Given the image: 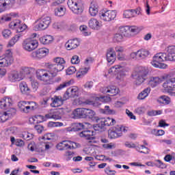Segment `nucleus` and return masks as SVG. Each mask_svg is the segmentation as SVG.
<instances>
[{"mask_svg": "<svg viewBox=\"0 0 175 175\" xmlns=\"http://www.w3.org/2000/svg\"><path fill=\"white\" fill-rule=\"evenodd\" d=\"M161 83H163L162 87L164 91L170 95L174 96L175 93L172 92V91H174L175 75L168 73L161 77H150L148 79V84L152 88H155L157 85H159Z\"/></svg>", "mask_w": 175, "mask_h": 175, "instance_id": "nucleus-1", "label": "nucleus"}, {"mask_svg": "<svg viewBox=\"0 0 175 175\" xmlns=\"http://www.w3.org/2000/svg\"><path fill=\"white\" fill-rule=\"evenodd\" d=\"M167 53H159L153 56L152 61L150 62L154 68L159 69H166L167 65L164 63L165 61H175V46H169L167 48Z\"/></svg>", "mask_w": 175, "mask_h": 175, "instance_id": "nucleus-2", "label": "nucleus"}, {"mask_svg": "<svg viewBox=\"0 0 175 175\" xmlns=\"http://www.w3.org/2000/svg\"><path fill=\"white\" fill-rule=\"evenodd\" d=\"M47 70L40 69L36 71V77L38 80L43 81L45 84H50L53 77L57 76V74L51 67L48 65Z\"/></svg>", "mask_w": 175, "mask_h": 175, "instance_id": "nucleus-3", "label": "nucleus"}, {"mask_svg": "<svg viewBox=\"0 0 175 175\" xmlns=\"http://www.w3.org/2000/svg\"><path fill=\"white\" fill-rule=\"evenodd\" d=\"M72 118H75V120H79L80 118H89L90 120H92V121H94V120H95V116H96V113L90 109L77 108L72 111Z\"/></svg>", "mask_w": 175, "mask_h": 175, "instance_id": "nucleus-4", "label": "nucleus"}, {"mask_svg": "<svg viewBox=\"0 0 175 175\" xmlns=\"http://www.w3.org/2000/svg\"><path fill=\"white\" fill-rule=\"evenodd\" d=\"M126 72H129V68L126 67V64L125 63L116 64L111 67L108 70V73L109 75H111V76H114V75H117V80H123L124 77L125 76V73H126Z\"/></svg>", "mask_w": 175, "mask_h": 175, "instance_id": "nucleus-5", "label": "nucleus"}, {"mask_svg": "<svg viewBox=\"0 0 175 175\" xmlns=\"http://www.w3.org/2000/svg\"><path fill=\"white\" fill-rule=\"evenodd\" d=\"M95 122L98 123L93 126L94 131H102L105 126H111L116 124V120L110 118H99L95 115L94 120Z\"/></svg>", "mask_w": 175, "mask_h": 175, "instance_id": "nucleus-6", "label": "nucleus"}, {"mask_svg": "<svg viewBox=\"0 0 175 175\" xmlns=\"http://www.w3.org/2000/svg\"><path fill=\"white\" fill-rule=\"evenodd\" d=\"M148 75V68L141 66L139 68L138 72L132 75L133 78L135 80L136 85H140L146 81V79Z\"/></svg>", "mask_w": 175, "mask_h": 175, "instance_id": "nucleus-7", "label": "nucleus"}, {"mask_svg": "<svg viewBox=\"0 0 175 175\" xmlns=\"http://www.w3.org/2000/svg\"><path fill=\"white\" fill-rule=\"evenodd\" d=\"M128 132V127L122 125H117L108 131L109 139H118L122 136V133Z\"/></svg>", "mask_w": 175, "mask_h": 175, "instance_id": "nucleus-8", "label": "nucleus"}, {"mask_svg": "<svg viewBox=\"0 0 175 175\" xmlns=\"http://www.w3.org/2000/svg\"><path fill=\"white\" fill-rule=\"evenodd\" d=\"M36 31H44L49 28L50 24H51V18L49 16L44 15L35 23Z\"/></svg>", "mask_w": 175, "mask_h": 175, "instance_id": "nucleus-9", "label": "nucleus"}, {"mask_svg": "<svg viewBox=\"0 0 175 175\" xmlns=\"http://www.w3.org/2000/svg\"><path fill=\"white\" fill-rule=\"evenodd\" d=\"M67 5L75 14H81L83 12V1L81 0H68Z\"/></svg>", "mask_w": 175, "mask_h": 175, "instance_id": "nucleus-10", "label": "nucleus"}, {"mask_svg": "<svg viewBox=\"0 0 175 175\" xmlns=\"http://www.w3.org/2000/svg\"><path fill=\"white\" fill-rule=\"evenodd\" d=\"M98 17L104 23H110L117 17V11L110 10L100 11L98 14Z\"/></svg>", "mask_w": 175, "mask_h": 175, "instance_id": "nucleus-11", "label": "nucleus"}, {"mask_svg": "<svg viewBox=\"0 0 175 175\" xmlns=\"http://www.w3.org/2000/svg\"><path fill=\"white\" fill-rule=\"evenodd\" d=\"M18 107L23 113H29L36 109H38V105L33 101H20Z\"/></svg>", "mask_w": 175, "mask_h": 175, "instance_id": "nucleus-12", "label": "nucleus"}, {"mask_svg": "<svg viewBox=\"0 0 175 175\" xmlns=\"http://www.w3.org/2000/svg\"><path fill=\"white\" fill-rule=\"evenodd\" d=\"M78 147H80V144L70 140L62 141L57 144L56 146V148H57L59 151H64L65 150H74Z\"/></svg>", "mask_w": 175, "mask_h": 175, "instance_id": "nucleus-13", "label": "nucleus"}, {"mask_svg": "<svg viewBox=\"0 0 175 175\" xmlns=\"http://www.w3.org/2000/svg\"><path fill=\"white\" fill-rule=\"evenodd\" d=\"M92 100H86L87 105H92L95 107H98V106H100V102L103 103H109L111 100V98L109 96H103L98 97L96 94H93L92 96Z\"/></svg>", "mask_w": 175, "mask_h": 175, "instance_id": "nucleus-14", "label": "nucleus"}, {"mask_svg": "<svg viewBox=\"0 0 175 175\" xmlns=\"http://www.w3.org/2000/svg\"><path fill=\"white\" fill-rule=\"evenodd\" d=\"M39 46V42L36 40L32 39L31 38L25 39L23 44L22 47L25 51H33L36 49H38Z\"/></svg>", "mask_w": 175, "mask_h": 175, "instance_id": "nucleus-15", "label": "nucleus"}, {"mask_svg": "<svg viewBox=\"0 0 175 175\" xmlns=\"http://www.w3.org/2000/svg\"><path fill=\"white\" fill-rule=\"evenodd\" d=\"M53 62L55 64H49L51 68L53 70V71L55 72L56 75H58L59 72H62L64 69H65V59L62 57H55L53 59Z\"/></svg>", "mask_w": 175, "mask_h": 175, "instance_id": "nucleus-16", "label": "nucleus"}, {"mask_svg": "<svg viewBox=\"0 0 175 175\" xmlns=\"http://www.w3.org/2000/svg\"><path fill=\"white\" fill-rule=\"evenodd\" d=\"M91 128H94V126L89 122L74 123L71 127H68L66 131L67 132H77L81 129H91Z\"/></svg>", "mask_w": 175, "mask_h": 175, "instance_id": "nucleus-17", "label": "nucleus"}, {"mask_svg": "<svg viewBox=\"0 0 175 175\" xmlns=\"http://www.w3.org/2000/svg\"><path fill=\"white\" fill-rule=\"evenodd\" d=\"M9 27L11 29H15L18 33L24 32V31L28 28L27 25L20 20L13 21L10 23Z\"/></svg>", "mask_w": 175, "mask_h": 175, "instance_id": "nucleus-18", "label": "nucleus"}, {"mask_svg": "<svg viewBox=\"0 0 175 175\" xmlns=\"http://www.w3.org/2000/svg\"><path fill=\"white\" fill-rule=\"evenodd\" d=\"M80 94V89L77 86L70 87L66 91L64 95V100L69 99V98H76Z\"/></svg>", "mask_w": 175, "mask_h": 175, "instance_id": "nucleus-19", "label": "nucleus"}, {"mask_svg": "<svg viewBox=\"0 0 175 175\" xmlns=\"http://www.w3.org/2000/svg\"><path fill=\"white\" fill-rule=\"evenodd\" d=\"M49 53V51L46 48H41L35 51H33L30 54V57L33 59H42V58H44V57H46Z\"/></svg>", "mask_w": 175, "mask_h": 175, "instance_id": "nucleus-20", "label": "nucleus"}, {"mask_svg": "<svg viewBox=\"0 0 175 175\" xmlns=\"http://www.w3.org/2000/svg\"><path fill=\"white\" fill-rule=\"evenodd\" d=\"M14 0H0V13H3L6 10H10L14 6Z\"/></svg>", "mask_w": 175, "mask_h": 175, "instance_id": "nucleus-21", "label": "nucleus"}, {"mask_svg": "<svg viewBox=\"0 0 175 175\" xmlns=\"http://www.w3.org/2000/svg\"><path fill=\"white\" fill-rule=\"evenodd\" d=\"M88 27L90 29H94V31H99L103 27V24L98 18H92L88 21Z\"/></svg>", "mask_w": 175, "mask_h": 175, "instance_id": "nucleus-22", "label": "nucleus"}, {"mask_svg": "<svg viewBox=\"0 0 175 175\" xmlns=\"http://www.w3.org/2000/svg\"><path fill=\"white\" fill-rule=\"evenodd\" d=\"M100 91L102 94H110L112 96L120 94V89L114 85L101 88Z\"/></svg>", "mask_w": 175, "mask_h": 175, "instance_id": "nucleus-23", "label": "nucleus"}, {"mask_svg": "<svg viewBox=\"0 0 175 175\" xmlns=\"http://www.w3.org/2000/svg\"><path fill=\"white\" fill-rule=\"evenodd\" d=\"M80 43H81V40H80V38H74L68 40L65 46L67 50H73L77 49V47L80 46Z\"/></svg>", "mask_w": 175, "mask_h": 175, "instance_id": "nucleus-24", "label": "nucleus"}, {"mask_svg": "<svg viewBox=\"0 0 175 175\" xmlns=\"http://www.w3.org/2000/svg\"><path fill=\"white\" fill-rule=\"evenodd\" d=\"M14 114H16V109L14 108H10V110L6 112H0V122L8 121L9 118L14 116Z\"/></svg>", "mask_w": 175, "mask_h": 175, "instance_id": "nucleus-25", "label": "nucleus"}, {"mask_svg": "<svg viewBox=\"0 0 175 175\" xmlns=\"http://www.w3.org/2000/svg\"><path fill=\"white\" fill-rule=\"evenodd\" d=\"M107 61L109 64H114L116 62V59H117V55L116 54V51H114V48H109L107 51Z\"/></svg>", "mask_w": 175, "mask_h": 175, "instance_id": "nucleus-26", "label": "nucleus"}, {"mask_svg": "<svg viewBox=\"0 0 175 175\" xmlns=\"http://www.w3.org/2000/svg\"><path fill=\"white\" fill-rule=\"evenodd\" d=\"M13 105V100L9 97H4L0 99V109H9Z\"/></svg>", "mask_w": 175, "mask_h": 175, "instance_id": "nucleus-27", "label": "nucleus"}, {"mask_svg": "<svg viewBox=\"0 0 175 175\" xmlns=\"http://www.w3.org/2000/svg\"><path fill=\"white\" fill-rule=\"evenodd\" d=\"M99 13V6L96 2H92L89 7V14L92 17H96Z\"/></svg>", "mask_w": 175, "mask_h": 175, "instance_id": "nucleus-28", "label": "nucleus"}, {"mask_svg": "<svg viewBox=\"0 0 175 175\" xmlns=\"http://www.w3.org/2000/svg\"><path fill=\"white\" fill-rule=\"evenodd\" d=\"M8 79L12 83H16V81H21L23 77L20 75L18 71H13L9 75Z\"/></svg>", "mask_w": 175, "mask_h": 175, "instance_id": "nucleus-29", "label": "nucleus"}, {"mask_svg": "<svg viewBox=\"0 0 175 175\" xmlns=\"http://www.w3.org/2000/svg\"><path fill=\"white\" fill-rule=\"evenodd\" d=\"M80 137L87 139L88 140H94L95 139L94 136V131L92 130H85L79 133Z\"/></svg>", "mask_w": 175, "mask_h": 175, "instance_id": "nucleus-30", "label": "nucleus"}, {"mask_svg": "<svg viewBox=\"0 0 175 175\" xmlns=\"http://www.w3.org/2000/svg\"><path fill=\"white\" fill-rule=\"evenodd\" d=\"M15 17H18V14L16 12H11L6 15H3L0 18V23H6L8 21H11L12 18H15Z\"/></svg>", "mask_w": 175, "mask_h": 175, "instance_id": "nucleus-31", "label": "nucleus"}, {"mask_svg": "<svg viewBox=\"0 0 175 175\" xmlns=\"http://www.w3.org/2000/svg\"><path fill=\"white\" fill-rule=\"evenodd\" d=\"M150 53L148 49H141L137 51V58L138 59H146L148 55H150Z\"/></svg>", "mask_w": 175, "mask_h": 175, "instance_id": "nucleus-32", "label": "nucleus"}, {"mask_svg": "<svg viewBox=\"0 0 175 175\" xmlns=\"http://www.w3.org/2000/svg\"><path fill=\"white\" fill-rule=\"evenodd\" d=\"M51 107H59V106H62L63 103L62 97L61 96H55L53 98H51Z\"/></svg>", "mask_w": 175, "mask_h": 175, "instance_id": "nucleus-33", "label": "nucleus"}, {"mask_svg": "<svg viewBox=\"0 0 175 175\" xmlns=\"http://www.w3.org/2000/svg\"><path fill=\"white\" fill-rule=\"evenodd\" d=\"M157 102L159 105H170L172 100L168 96L163 95L157 98Z\"/></svg>", "mask_w": 175, "mask_h": 175, "instance_id": "nucleus-34", "label": "nucleus"}, {"mask_svg": "<svg viewBox=\"0 0 175 175\" xmlns=\"http://www.w3.org/2000/svg\"><path fill=\"white\" fill-rule=\"evenodd\" d=\"M19 88L24 95H29L31 94V89L28 88L26 82H21L19 85Z\"/></svg>", "mask_w": 175, "mask_h": 175, "instance_id": "nucleus-35", "label": "nucleus"}, {"mask_svg": "<svg viewBox=\"0 0 175 175\" xmlns=\"http://www.w3.org/2000/svg\"><path fill=\"white\" fill-rule=\"evenodd\" d=\"M150 92L151 88H146L138 94L137 99H139V100H143L146 99V98H147L148 95H150Z\"/></svg>", "mask_w": 175, "mask_h": 175, "instance_id": "nucleus-36", "label": "nucleus"}, {"mask_svg": "<svg viewBox=\"0 0 175 175\" xmlns=\"http://www.w3.org/2000/svg\"><path fill=\"white\" fill-rule=\"evenodd\" d=\"M53 40H54V38L51 35H46L40 38V42L42 44H50L53 42Z\"/></svg>", "mask_w": 175, "mask_h": 175, "instance_id": "nucleus-37", "label": "nucleus"}, {"mask_svg": "<svg viewBox=\"0 0 175 175\" xmlns=\"http://www.w3.org/2000/svg\"><path fill=\"white\" fill-rule=\"evenodd\" d=\"M89 70H90V67H85V68H80L76 74L77 79H83L84 76H85V75L88 73Z\"/></svg>", "mask_w": 175, "mask_h": 175, "instance_id": "nucleus-38", "label": "nucleus"}, {"mask_svg": "<svg viewBox=\"0 0 175 175\" xmlns=\"http://www.w3.org/2000/svg\"><path fill=\"white\" fill-rule=\"evenodd\" d=\"M23 35L21 33H18L14 36L10 40L8 44V47H13L16 42L20 40V38H21Z\"/></svg>", "mask_w": 175, "mask_h": 175, "instance_id": "nucleus-39", "label": "nucleus"}, {"mask_svg": "<svg viewBox=\"0 0 175 175\" xmlns=\"http://www.w3.org/2000/svg\"><path fill=\"white\" fill-rule=\"evenodd\" d=\"M136 13L137 12L135 10H127L124 11L123 17L124 18H131V17H135Z\"/></svg>", "mask_w": 175, "mask_h": 175, "instance_id": "nucleus-40", "label": "nucleus"}, {"mask_svg": "<svg viewBox=\"0 0 175 175\" xmlns=\"http://www.w3.org/2000/svg\"><path fill=\"white\" fill-rule=\"evenodd\" d=\"M65 12H66L65 7L64 5H60L55 10V15L57 16V17H62V16L65 15Z\"/></svg>", "mask_w": 175, "mask_h": 175, "instance_id": "nucleus-41", "label": "nucleus"}, {"mask_svg": "<svg viewBox=\"0 0 175 175\" xmlns=\"http://www.w3.org/2000/svg\"><path fill=\"white\" fill-rule=\"evenodd\" d=\"M118 32H119L123 36H129V26L120 27Z\"/></svg>", "mask_w": 175, "mask_h": 175, "instance_id": "nucleus-42", "label": "nucleus"}, {"mask_svg": "<svg viewBox=\"0 0 175 175\" xmlns=\"http://www.w3.org/2000/svg\"><path fill=\"white\" fill-rule=\"evenodd\" d=\"M79 30L81 31V33L83 36H91V31H88V27H87V25H81L79 27Z\"/></svg>", "mask_w": 175, "mask_h": 175, "instance_id": "nucleus-43", "label": "nucleus"}, {"mask_svg": "<svg viewBox=\"0 0 175 175\" xmlns=\"http://www.w3.org/2000/svg\"><path fill=\"white\" fill-rule=\"evenodd\" d=\"M32 72H35V69L31 67H23L21 73L23 76H25V75H31Z\"/></svg>", "mask_w": 175, "mask_h": 175, "instance_id": "nucleus-44", "label": "nucleus"}, {"mask_svg": "<svg viewBox=\"0 0 175 175\" xmlns=\"http://www.w3.org/2000/svg\"><path fill=\"white\" fill-rule=\"evenodd\" d=\"M122 40H124V36L118 31V33H116L114 35L113 41L115 42H122Z\"/></svg>", "mask_w": 175, "mask_h": 175, "instance_id": "nucleus-45", "label": "nucleus"}, {"mask_svg": "<svg viewBox=\"0 0 175 175\" xmlns=\"http://www.w3.org/2000/svg\"><path fill=\"white\" fill-rule=\"evenodd\" d=\"M38 118L42 120L40 122H43V121H46V120L53 119V112L46 114L45 116L40 115L38 116Z\"/></svg>", "mask_w": 175, "mask_h": 175, "instance_id": "nucleus-46", "label": "nucleus"}, {"mask_svg": "<svg viewBox=\"0 0 175 175\" xmlns=\"http://www.w3.org/2000/svg\"><path fill=\"white\" fill-rule=\"evenodd\" d=\"M72 84V81H69L67 82H64L61 83L59 86L56 88V91H61V90H64V88H66V87H69Z\"/></svg>", "mask_w": 175, "mask_h": 175, "instance_id": "nucleus-47", "label": "nucleus"}, {"mask_svg": "<svg viewBox=\"0 0 175 175\" xmlns=\"http://www.w3.org/2000/svg\"><path fill=\"white\" fill-rule=\"evenodd\" d=\"M104 114H112L113 116L117 114V111L114 109H110V107L105 106L103 109Z\"/></svg>", "mask_w": 175, "mask_h": 175, "instance_id": "nucleus-48", "label": "nucleus"}, {"mask_svg": "<svg viewBox=\"0 0 175 175\" xmlns=\"http://www.w3.org/2000/svg\"><path fill=\"white\" fill-rule=\"evenodd\" d=\"M49 128H55L57 126H64V123L59 122H49L48 123Z\"/></svg>", "mask_w": 175, "mask_h": 175, "instance_id": "nucleus-49", "label": "nucleus"}, {"mask_svg": "<svg viewBox=\"0 0 175 175\" xmlns=\"http://www.w3.org/2000/svg\"><path fill=\"white\" fill-rule=\"evenodd\" d=\"M162 113V110H151L148 112V116H150V117H154V116H161Z\"/></svg>", "mask_w": 175, "mask_h": 175, "instance_id": "nucleus-50", "label": "nucleus"}, {"mask_svg": "<svg viewBox=\"0 0 175 175\" xmlns=\"http://www.w3.org/2000/svg\"><path fill=\"white\" fill-rule=\"evenodd\" d=\"M53 27L55 29H62L65 27V24L63 22H56Z\"/></svg>", "mask_w": 175, "mask_h": 175, "instance_id": "nucleus-51", "label": "nucleus"}, {"mask_svg": "<svg viewBox=\"0 0 175 175\" xmlns=\"http://www.w3.org/2000/svg\"><path fill=\"white\" fill-rule=\"evenodd\" d=\"M139 32V28L136 26H129V36H131V33H137Z\"/></svg>", "mask_w": 175, "mask_h": 175, "instance_id": "nucleus-52", "label": "nucleus"}, {"mask_svg": "<svg viewBox=\"0 0 175 175\" xmlns=\"http://www.w3.org/2000/svg\"><path fill=\"white\" fill-rule=\"evenodd\" d=\"M103 148H106L107 150H113L116 148V144L111 142L109 144H104L103 145Z\"/></svg>", "mask_w": 175, "mask_h": 175, "instance_id": "nucleus-53", "label": "nucleus"}, {"mask_svg": "<svg viewBox=\"0 0 175 175\" xmlns=\"http://www.w3.org/2000/svg\"><path fill=\"white\" fill-rule=\"evenodd\" d=\"M135 113H136L137 114H144V113L146 112V107L141 106V107H138L135 109Z\"/></svg>", "mask_w": 175, "mask_h": 175, "instance_id": "nucleus-54", "label": "nucleus"}, {"mask_svg": "<svg viewBox=\"0 0 175 175\" xmlns=\"http://www.w3.org/2000/svg\"><path fill=\"white\" fill-rule=\"evenodd\" d=\"M71 64L73 65H77V64H80V58L77 55H75L71 58Z\"/></svg>", "mask_w": 175, "mask_h": 175, "instance_id": "nucleus-55", "label": "nucleus"}, {"mask_svg": "<svg viewBox=\"0 0 175 175\" xmlns=\"http://www.w3.org/2000/svg\"><path fill=\"white\" fill-rule=\"evenodd\" d=\"M76 72V67L70 66L66 70V74L70 76V75H73V73Z\"/></svg>", "mask_w": 175, "mask_h": 175, "instance_id": "nucleus-56", "label": "nucleus"}, {"mask_svg": "<svg viewBox=\"0 0 175 175\" xmlns=\"http://www.w3.org/2000/svg\"><path fill=\"white\" fill-rule=\"evenodd\" d=\"M22 137L25 140H31V138L32 137V134H31L27 131H24L22 133Z\"/></svg>", "mask_w": 175, "mask_h": 175, "instance_id": "nucleus-57", "label": "nucleus"}, {"mask_svg": "<svg viewBox=\"0 0 175 175\" xmlns=\"http://www.w3.org/2000/svg\"><path fill=\"white\" fill-rule=\"evenodd\" d=\"M156 166L160 169H166V164L163 163L161 160H156Z\"/></svg>", "mask_w": 175, "mask_h": 175, "instance_id": "nucleus-58", "label": "nucleus"}, {"mask_svg": "<svg viewBox=\"0 0 175 175\" xmlns=\"http://www.w3.org/2000/svg\"><path fill=\"white\" fill-rule=\"evenodd\" d=\"M62 116H60L59 113L58 111H55L52 112V119L53 120H61Z\"/></svg>", "mask_w": 175, "mask_h": 175, "instance_id": "nucleus-59", "label": "nucleus"}, {"mask_svg": "<svg viewBox=\"0 0 175 175\" xmlns=\"http://www.w3.org/2000/svg\"><path fill=\"white\" fill-rule=\"evenodd\" d=\"M139 148L141 150H138L139 152H140L141 154H150V149H148L146 146L141 145Z\"/></svg>", "mask_w": 175, "mask_h": 175, "instance_id": "nucleus-60", "label": "nucleus"}, {"mask_svg": "<svg viewBox=\"0 0 175 175\" xmlns=\"http://www.w3.org/2000/svg\"><path fill=\"white\" fill-rule=\"evenodd\" d=\"M3 38H9L12 35V31L10 29H4L2 32Z\"/></svg>", "mask_w": 175, "mask_h": 175, "instance_id": "nucleus-61", "label": "nucleus"}, {"mask_svg": "<svg viewBox=\"0 0 175 175\" xmlns=\"http://www.w3.org/2000/svg\"><path fill=\"white\" fill-rule=\"evenodd\" d=\"M27 148L29 151L33 152L35 150H36V144L35 142H31L28 144Z\"/></svg>", "mask_w": 175, "mask_h": 175, "instance_id": "nucleus-62", "label": "nucleus"}, {"mask_svg": "<svg viewBox=\"0 0 175 175\" xmlns=\"http://www.w3.org/2000/svg\"><path fill=\"white\" fill-rule=\"evenodd\" d=\"M126 114L131 120H136V116H135V115H133V113L129 111V109H126Z\"/></svg>", "mask_w": 175, "mask_h": 175, "instance_id": "nucleus-63", "label": "nucleus"}, {"mask_svg": "<svg viewBox=\"0 0 175 175\" xmlns=\"http://www.w3.org/2000/svg\"><path fill=\"white\" fill-rule=\"evenodd\" d=\"M64 2H65V0H56L51 4V8L58 6V5H61Z\"/></svg>", "mask_w": 175, "mask_h": 175, "instance_id": "nucleus-64", "label": "nucleus"}]
</instances>
